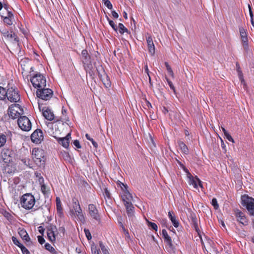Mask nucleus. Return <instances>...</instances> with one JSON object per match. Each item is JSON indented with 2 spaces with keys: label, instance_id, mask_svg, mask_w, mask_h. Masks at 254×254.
<instances>
[{
  "label": "nucleus",
  "instance_id": "27",
  "mask_svg": "<svg viewBox=\"0 0 254 254\" xmlns=\"http://www.w3.org/2000/svg\"><path fill=\"white\" fill-rule=\"evenodd\" d=\"M162 235L163 236L165 242L171 248H173V245L172 244V239L168 234L167 231L165 229H163L162 231Z\"/></svg>",
  "mask_w": 254,
  "mask_h": 254
},
{
  "label": "nucleus",
  "instance_id": "15",
  "mask_svg": "<svg viewBox=\"0 0 254 254\" xmlns=\"http://www.w3.org/2000/svg\"><path fill=\"white\" fill-rule=\"evenodd\" d=\"M43 139V132L40 129H36L31 135V141L36 144L40 143Z\"/></svg>",
  "mask_w": 254,
  "mask_h": 254
},
{
  "label": "nucleus",
  "instance_id": "37",
  "mask_svg": "<svg viewBox=\"0 0 254 254\" xmlns=\"http://www.w3.org/2000/svg\"><path fill=\"white\" fill-rule=\"evenodd\" d=\"M78 219L81 222L85 221V217L82 213V209L75 212Z\"/></svg>",
  "mask_w": 254,
  "mask_h": 254
},
{
  "label": "nucleus",
  "instance_id": "54",
  "mask_svg": "<svg viewBox=\"0 0 254 254\" xmlns=\"http://www.w3.org/2000/svg\"><path fill=\"white\" fill-rule=\"evenodd\" d=\"M226 138L229 141L232 142H234V140L231 135L228 132L227 134L224 135Z\"/></svg>",
  "mask_w": 254,
  "mask_h": 254
},
{
  "label": "nucleus",
  "instance_id": "49",
  "mask_svg": "<svg viewBox=\"0 0 254 254\" xmlns=\"http://www.w3.org/2000/svg\"><path fill=\"white\" fill-rule=\"evenodd\" d=\"M72 207L80 205L77 198L74 197L72 198Z\"/></svg>",
  "mask_w": 254,
  "mask_h": 254
},
{
  "label": "nucleus",
  "instance_id": "51",
  "mask_svg": "<svg viewBox=\"0 0 254 254\" xmlns=\"http://www.w3.org/2000/svg\"><path fill=\"white\" fill-rule=\"evenodd\" d=\"M121 226H122V230H123L124 234L125 235L126 237L127 238H129V233H128V230L125 228V227L123 225V224H122Z\"/></svg>",
  "mask_w": 254,
  "mask_h": 254
},
{
  "label": "nucleus",
  "instance_id": "24",
  "mask_svg": "<svg viewBox=\"0 0 254 254\" xmlns=\"http://www.w3.org/2000/svg\"><path fill=\"white\" fill-rule=\"evenodd\" d=\"M56 209L57 211V215L60 218H63L64 217V214L63 212V208L62 207V202L59 197H57L56 198Z\"/></svg>",
  "mask_w": 254,
  "mask_h": 254
},
{
  "label": "nucleus",
  "instance_id": "38",
  "mask_svg": "<svg viewBox=\"0 0 254 254\" xmlns=\"http://www.w3.org/2000/svg\"><path fill=\"white\" fill-rule=\"evenodd\" d=\"M165 65L166 66V69H167L168 73L171 76V77H172L173 78H174V72H173V70L172 69V68L169 64L168 63L165 62Z\"/></svg>",
  "mask_w": 254,
  "mask_h": 254
},
{
  "label": "nucleus",
  "instance_id": "33",
  "mask_svg": "<svg viewBox=\"0 0 254 254\" xmlns=\"http://www.w3.org/2000/svg\"><path fill=\"white\" fill-rule=\"evenodd\" d=\"M40 181V180H39ZM40 182L41 185V190L42 192L43 193V194L46 195H48L50 193V190L48 187H47L44 184H41V182Z\"/></svg>",
  "mask_w": 254,
  "mask_h": 254
},
{
  "label": "nucleus",
  "instance_id": "40",
  "mask_svg": "<svg viewBox=\"0 0 254 254\" xmlns=\"http://www.w3.org/2000/svg\"><path fill=\"white\" fill-rule=\"evenodd\" d=\"M239 32L241 38L248 37L247 30L244 27H240Z\"/></svg>",
  "mask_w": 254,
  "mask_h": 254
},
{
  "label": "nucleus",
  "instance_id": "22",
  "mask_svg": "<svg viewBox=\"0 0 254 254\" xmlns=\"http://www.w3.org/2000/svg\"><path fill=\"white\" fill-rule=\"evenodd\" d=\"M146 42L149 53L152 55H154L155 53V48L153 41L152 37L149 35L146 37Z\"/></svg>",
  "mask_w": 254,
  "mask_h": 254
},
{
  "label": "nucleus",
  "instance_id": "26",
  "mask_svg": "<svg viewBox=\"0 0 254 254\" xmlns=\"http://www.w3.org/2000/svg\"><path fill=\"white\" fill-rule=\"evenodd\" d=\"M190 224L192 225V227L197 232L198 234H199V229L198 225L197 220L195 214H191L190 215Z\"/></svg>",
  "mask_w": 254,
  "mask_h": 254
},
{
  "label": "nucleus",
  "instance_id": "59",
  "mask_svg": "<svg viewBox=\"0 0 254 254\" xmlns=\"http://www.w3.org/2000/svg\"><path fill=\"white\" fill-rule=\"evenodd\" d=\"M182 169L186 173L188 178L190 176H191V173L189 172V170L186 167H184Z\"/></svg>",
  "mask_w": 254,
  "mask_h": 254
},
{
  "label": "nucleus",
  "instance_id": "62",
  "mask_svg": "<svg viewBox=\"0 0 254 254\" xmlns=\"http://www.w3.org/2000/svg\"><path fill=\"white\" fill-rule=\"evenodd\" d=\"M73 209L74 211H75V212H76L81 210V208L80 207V205H79L78 206H75L73 207Z\"/></svg>",
  "mask_w": 254,
  "mask_h": 254
},
{
  "label": "nucleus",
  "instance_id": "17",
  "mask_svg": "<svg viewBox=\"0 0 254 254\" xmlns=\"http://www.w3.org/2000/svg\"><path fill=\"white\" fill-rule=\"evenodd\" d=\"M3 36L5 40L10 42H17L18 38L17 35L13 31H6L2 33Z\"/></svg>",
  "mask_w": 254,
  "mask_h": 254
},
{
  "label": "nucleus",
  "instance_id": "45",
  "mask_svg": "<svg viewBox=\"0 0 254 254\" xmlns=\"http://www.w3.org/2000/svg\"><path fill=\"white\" fill-rule=\"evenodd\" d=\"M147 222L148 226L150 227L153 230H155V231H157L158 226L155 223H153L148 221H147Z\"/></svg>",
  "mask_w": 254,
  "mask_h": 254
},
{
  "label": "nucleus",
  "instance_id": "23",
  "mask_svg": "<svg viewBox=\"0 0 254 254\" xmlns=\"http://www.w3.org/2000/svg\"><path fill=\"white\" fill-rule=\"evenodd\" d=\"M1 18L2 19L4 24L6 26H11L13 24L14 20L13 13H10L7 15H1Z\"/></svg>",
  "mask_w": 254,
  "mask_h": 254
},
{
  "label": "nucleus",
  "instance_id": "50",
  "mask_svg": "<svg viewBox=\"0 0 254 254\" xmlns=\"http://www.w3.org/2000/svg\"><path fill=\"white\" fill-rule=\"evenodd\" d=\"M20 249H21V251L23 254H30L29 251L23 245H22V246H21Z\"/></svg>",
  "mask_w": 254,
  "mask_h": 254
},
{
  "label": "nucleus",
  "instance_id": "1",
  "mask_svg": "<svg viewBox=\"0 0 254 254\" xmlns=\"http://www.w3.org/2000/svg\"><path fill=\"white\" fill-rule=\"evenodd\" d=\"M1 100H5L6 98L11 102L17 103L20 100V95L18 89L12 85L10 82H8L6 88L1 86Z\"/></svg>",
  "mask_w": 254,
  "mask_h": 254
},
{
  "label": "nucleus",
  "instance_id": "61",
  "mask_svg": "<svg viewBox=\"0 0 254 254\" xmlns=\"http://www.w3.org/2000/svg\"><path fill=\"white\" fill-rule=\"evenodd\" d=\"M112 15L115 18H118L119 17V14L115 10L112 11Z\"/></svg>",
  "mask_w": 254,
  "mask_h": 254
},
{
  "label": "nucleus",
  "instance_id": "64",
  "mask_svg": "<svg viewBox=\"0 0 254 254\" xmlns=\"http://www.w3.org/2000/svg\"><path fill=\"white\" fill-rule=\"evenodd\" d=\"M59 231H60L61 232L63 233L64 235V234L65 232V228H64V227H63V226H62V227H60L59 228Z\"/></svg>",
  "mask_w": 254,
  "mask_h": 254
},
{
  "label": "nucleus",
  "instance_id": "32",
  "mask_svg": "<svg viewBox=\"0 0 254 254\" xmlns=\"http://www.w3.org/2000/svg\"><path fill=\"white\" fill-rule=\"evenodd\" d=\"M189 180V184L190 185H192L194 188L197 189L198 188V181L195 178V177H193V176L191 175V176H190L188 177Z\"/></svg>",
  "mask_w": 254,
  "mask_h": 254
},
{
  "label": "nucleus",
  "instance_id": "5",
  "mask_svg": "<svg viewBox=\"0 0 254 254\" xmlns=\"http://www.w3.org/2000/svg\"><path fill=\"white\" fill-rule=\"evenodd\" d=\"M30 81L33 87L37 89L44 88L46 86V78L41 74H35L30 79Z\"/></svg>",
  "mask_w": 254,
  "mask_h": 254
},
{
  "label": "nucleus",
  "instance_id": "30",
  "mask_svg": "<svg viewBox=\"0 0 254 254\" xmlns=\"http://www.w3.org/2000/svg\"><path fill=\"white\" fill-rule=\"evenodd\" d=\"M127 210V213L128 217H131L133 216L134 212V207L132 203H126V204H124Z\"/></svg>",
  "mask_w": 254,
  "mask_h": 254
},
{
  "label": "nucleus",
  "instance_id": "28",
  "mask_svg": "<svg viewBox=\"0 0 254 254\" xmlns=\"http://www.w3.org/2000/svg\"><path fill=\"white\" fill-rule=\"evenodd\" d=\"M168 217L172 222L173 226L175 228H178L179 226V222L176 219L174 212L173 211H170L168 212Z\"/></svg>",
  "mask_w": 254,
  "mask_h": 254
},
{
  "label": "nucleus",
  "instance_id": "34",
  "mask_svg": "<svg viewBox=\"0 0 254 254\" xmlns=\"http://www.w3.org/2000/svg\"><path fill=\"white\" fill-rule=\"evenodd\" d=\"M119 31L120 34H123L125 33H129L128 30L124 25L123 23H120L118 25Z\"/></svg>",
  "mask_w": 254,
  "mask_h": 254
},
{
  "label": "nucleus",
  "instance_id": "63",
  "mask_svg": "<svg viewBox=\"0 0 254 254\" xmlns=\"http://www.w3.org/2000/svg\"><path fill=\"white\" fill-rule=\"evenodd\" d=\"M90 141L92 142V144H93V146H94L95 148H97V147H98V144H97V143L96 142H95V141H94V140L93 138H92V140H91Z\"/></svg>",
  "mask_w": 254,
  "mask_h": 254
},
{
  "label": "nucleus",
  "instance_id": "52",
  "mask_svg": "<svg viewBox=\"0 0 254 254\" xmlns=\"http://www.w3.org/2000/svg\"><path fill=\"white\" fill-rule=\"evenodd\" d=\"M84 232H85V234L87 239L88 240H91L92 238V236H91V233L90 232V231L88 229H84Z\"/></svg>",
  "mask_w": 254,
  "mask_h": 254
},
{
  "label": "nucleus",
  "instance_id": "18",
  "mask_svg": "<svg viewBox=\"0 0 254 254\" xmlns=\"http://www.w3.org/2000/svg\"><path fill=\"white\" fill-rule=\"evenodd\" d=\"M12 137L11 131L8 130L1 134V147L4 146L6 142L11 143Z\"/></svg>",
  "mask_w": 254,
  "mask_h": 254
},
{
  "label": "nucleus",
  "instance_id": "21",
  "mask_svg": "<svg viewBox=\"0 0 254 254\" xmlns=\"http://www.w3.org/2000/svg\"><path fill=\"white\" fill-rule=\"evenodd\" d=\"M1 158L4 163L12 161L11 151L8 149H3L1 152Z\"/></svg>",
  "mask_w": 254,
  "mask_h": 254
},
{
  "label": "nucleus",
  "instance_id": "35",
  "mask_svg": "<svg viewBox=\"0 0 254 254\" xmlns=\"http://www.w3.org/2000/svg\"><path fill=\"white\" fill-rule=\"evenodd\" d=\"M242 45L245 51H247L249 50L248 39V37L241 38Z\"/></svg>",
  "mask_w": 254,
  "mask_h": 254
},
{
  "label": "nucleus",
  "instance_id": "31",
  "mask_svg": "<svg viewBox=\"0 0 254 254\" xmlns=\"http://www.w3.org/2000/svg\"><path fill=\"white\" fill-rule=\"evenodd\" d=\"M178 144L183 153L185 154H188L189 153L188 147L183 141L179 140L178 141Z\"/></svg>",
  "mask_w": 254,
  "mask_h": 254
},
{
  "label": "nucleus",
  "instance_id": "3",
  "mask_svg": "<svg viewBox=\"0 0 254 254\" xmlns=\"http://www.w3.org/2000/svg\"><path fill=\"white\" fill-rule=\"evenodd\" d=\"M242 204L245 207L251 216H254V199L244 194L241 197Z\"/></svg>",
  "mask_w": 254,
  "mask_h": 254
},
{
  "label": "nucleus",
  "instance_id": "12",
  "mask_svg": "<svg viewBox=\"0 0 254 254\" xmlns=\"http://www.w3.org/2000/svg\"><path fill=\"white\" fill-rule=\"evenodd\" d=\"M44 151L39 148H34L32 150V158L35 162H41L44 158Z\"/></svg>",
  "mask_w": 254,
  "mask_h": 254
},
{
  "label": "nucleus",
  "instance_id": "39",
  "mask_svg": "<svg viewBox=\"0 0 254 254\" xmlns=\"http://www.w3.org/2000/svg\"><path fill=\"white\" fill-rule=\"evenodd\" d=\"M1 213L8 221H10L12 219L13 216L9 212L5 210H3L2 212L1 211Z\"/></svg>",
  "mask_w": 254,
  "mask_h": 254
},
{
  "label": "nucleus",
  "instance_id": "2",
  "mask_svg": "<svg viewBox=\"0 0 254 254\" xmlns=\"http://www.w3.org/2000/svg\"><path fill=\"white\" fill-rule=\"evenodd\" d=\"M21 207L26 210H32L36 203L35 198L30 193L23 194L20 199Z\"/></svg>",
  "mask_w": 254,
  "mask_h": 254
},
{
  "label": "nucleus",
  "instance_id": "56",
  "mask_svg": "<svg viewBox=\"0 0 254 254\" xmlns=\"http://www.w3.org/2000/svg\"><path fill=\"white\" fill-rule=\"evenodd\" d=\"M248 7H249V9L250 15V16L251 18V21H252V24H253L254 23L253 20V12L252 10V7L250 4H249Z\"/></svg>",
  "mask_w": 254,
  "mask_h": 254
},
{
  "label": "nucleus",
  "instance_id": "14",
  "mask_svg": "<svg viewBox=\"0 0 254 254\" xmlns=\"http://www.w3.org/2000/svg\"><path fill=\"white\" fill-rule=\"evenodd\" d=\"M16 170L15 167L12 161L3 164V173L6 176L13 174Z\"/></svg>",
  "mask_w": 254,
  "mask_h": 254
},
{
  "label": "nucleus",
  "instance_id": "48",
  "mask_svg": "<svg viewBox=\"0 0 254 254\" xmlns=\"http://www.w3.org/2000/svg\"><path fill=\"white\" fill-rule=\"evenodd\" d=\"M211 204L213 206L214 209H217L219 207V205L217 202V199L213 198L211 201Z\"/></svg>",
  "mask_w": 254,
  "mask_h": 254
},
{
  "label": "nucleus",
  "instance_id": "13",
  "mask_svg": "<svg viewBox=\"0 0 254 254\" xmlns=\"http://www.w3.org/2000/svg\"><path fill=\"white\" fill-rule=\"evenodd\" d=\"M235 215L237 221L244 226H247L249 224V220L246 215L239 209L235 211Z\"/></svg>",
  "mask_w": 254,
  "mask_h": 254
},
{
  "label": "nucleus",
  "instance_id": "60",
  "mask_svg": "<svg viewBox=\"0 0 254 254\" xmlns=\"http://www.w3.org/2000/svg\"><path fill=\"white\" fill-rule=\"evenodd\" d=\"M104 193H105V196L110 198L111 196H110V193L109 192V191L108 190L107 188H105L104 189Z\"/></svg>",
  "mask_w": 254,
  "mask_h": 254
},
{
  "label": "nucleus",
  "instance_id": "20",
  "mask_svg": "<svg viewBox=\"0 0 254 254\" xmlns=\"http://www.w3.org/2000/svg\"><path fill=\"white\" fill-rule=\"evenodd\" d=\"M58 142L61 144L64 148H67L69 146V139L71 138V133H68L66 136L64 137H56Z\"/></svg>",
  "mask_w": 254,
  "mask_h": 254
},
{
  "label": "nucleus",
  "instance_id": "42",
  "mask_svg": "<svg viewBox=\"0 0 254 254\" xmlns=\"http://www.w3.org/2000/svg\"><path fill=\"white\" fill-rule=\"evenodd\" d=\"M99 246L101 249V251H102L103 254H110L108 250L105 247V246L103 245V243L102 242L100 241L99 242Z\"/></svg>",
  "mask_w": 254,
  "mask_h": 254
},
{
  "label": "nucleus",
  "instance_id": "55",
  "mask_svg": "<svg viewBox=\"0 0 254 254\" xmlns=\"http://www.w3.org/2000/svg\"><path fill=\"white\" fill-rule=\"evenodd\" d=\"M73 144L74 145L77 147V148H80L81 147L80 142L78 140H75L73 141Z\"/></svg>",
  "mask_w": 254,
  "mask_h": 254
},
{
  "label": "nucleus",
  "instance_id": "8",
  "mask_svg": "<svg viewBox=\"0 0 254 254\" xmlns=\"http://www.w3.org/2000/svg\"><path fill=\"white\" fill-rule=\"evenodd\" d=\"M47 234L48 240L51 242L55 243L58 235L56 226L51 224H49L47 227Z\"/></svg>",
  "mask_w": 254,
  "mask_h": 254
},
{
  "label": "nucleus",
  "instance_id": "57",
  "mask_svg": "<svg viewBox=\"0 0 254 254\" xmlns=\"http://www.w3.org/2000/svg\"><path fill=\"white\" fill-rule=\"evenodd\" d=\"M91 251L92 254H100L99 251L98 250L96 247L91 248Z\"/></svg>",
  "mask_w": 254,
  "mask_h": 254
},
{
  "label": "nucleus",
  "instance_id": "7",
  "mask_svg": "<svg viewBox=\"0 0 254 254\" xmlns=\"http://www.w3.org/2000/svg\"><path fill=\"white\" fill-rule=\"evenodd\" d=\"M17 124L19 128L23 131H28L31 129V123L26 116H21L18 118Z\"/></svg>",
  "mask_w": 254,
  "mask_h": 254
},
{
  "label": "nucleus",
  "instance_id": "4",
  "mask_svg": "<svg viewBox=\"0 0 254 254\" xmlns=\"http://www.w3.org/2000/svg\"><path fill=\"white\" fill-rule=\"evenodd\" d=\"M81 61L84 68L87 72L91 73L93 69L91 58L87 50H83L81 52Z\"/></svg>",
  "mask_w": 254,
  "mask_h": 254
},
{
  "label": "nucleus",
  "instance_id": "53",
  "mask_svg": "<svg viewBox=\"0 0 254 254\" xmlns=\"http://www.w3.org/2000/svg\"><path fill=\"white\" fill-rule=\"evenodd\" d=\"M37 238H38V241L40 244L42 245L45 243V240L44 238L43 237V236H38L37 237Z\"/></svg>",
  "mask_w": 254,
  "mask_h": 254
},
{
  "label": "nucleus",
  "instance_id": "29",
  "mask_svg": "<svg viewBox=\"0 0 254 254\" xmlns=\"http://www.w3.org/2000/svg\"><path fill=\"white\" fill-rule=\"evenodd\" d=\"M99 76L106 88H109L110 87L111 81L110 80V78L105 73H104L103 75H99Z\"/></svg>",
  "mask_w": 254,
  "mask_h": 254
},
{
  "label": "nucleus",
  "instance_id": "11",
  "mask_svg": "<svg viewBox=\"0 0 254 254\" xmlns=\"http://www.w3.org/2000/svg\"><path fill=\"white\" fill-rule=\"evenodd\" d=\"M42 103L38 101L39 108L40 111H42L43 116L47 120L52 121L55 118V116L51 110L47 107H42Z\"/></svg>",
  "mask_w": 254,
  "mask_h": 254
},
{
  "label": "nucleus",
  "instance_id": "47",
  "mask_svg": "<svg viewBox=\"0 0 254 254\" xmlns=\"http://www.w3.org/2000/svg\"><path fill=\"white\" fill-rule=\"evenodd\" d=\"M103 2L104 3V4L109 8V9H111L113 8V5L109 0H102Z\"/></svg>",
  "mask_w": 254,
  "mask_h": 254
},
{
  "label": "nucleus",
  "instance_id": "41",
  "mask_svg": "<svg viewBox=\"0 0 254 254\" xmlns=\"http://www.w3.org/2000/svg\"><path fill=\"white\" fill-rule=\"evenodd\" d=\"M106 18H107V20L108 21L110 25L114 29V30H115V31H117L118 27H117V26L115 24L113 20H111L109 18V17L108 16H107V15H106Z\"/></svg>",
  "mask_w": 254,
  "mask_h": 254
},
{
  "label": "nucleus",
  "instance_id": "36",
  "mask_svg": "<svg viewBox=\"0 0 254 254\" xmlns=\"http://www.w3.org/2000/svg\"><path fill=\"white\" fill-rule=\"evenodd\" d=\"M45 249L49 251L52 254H56L57 251L49 243H46L45 245Z\"/></svg>",
  "mask_w": 254,
  "mask_h": 254
},
{
  "label": "nucleus",
  "instance_id": "16",
  "mask_svg": "<svg viewBox=\"0 0 254 254\" xmlns=\"http://www.w3.org/2000/svg\"><path fill=\"white\" fill-rule=\"evenodd\" d=\"M88 211L90 216L98 222L100 221V216L98 210L95 205L90 204L88 205Z\"/></svg>",
  "mask_w": 254,
  "mask_h": 254
},
{
  "label": "nucleus",
  "instance_id": "43",
  "mask_svg": "<svg viewBox=\"0 0 254 254\" xmlns=\"http://www.w3.org/2000/svg\"><path fill=\"white\" fill-rule=\"evenodd\" d=\"M239 79L241 81V84H243V88L244 89L246 88H247V84H246V82L244 78V77H243V74L242 72H240L239 73Z\"/></svg>",
  "mask_w": 254,
  "mask_h": 254
},
{
  "label": "nucleus",
  "instance_id": "44",
  "mask_svg": "<svg viewBox=\"0 0 254 254\" xmlns=\"http://www.w3.org/2000/svg\"><path fill=\"white\" fill-rule=\"evenodd\" d=\"M165 79H166L167 82H168V84L169 85L170 88L174 91V93H175L176 92L175 87L174 86L172 82L170 80H169L168 79V78L167 77H165Z\"/></svg>",
  "mask_w": 254,
  "mask_h": 254
},
{
  "label": "nucleus",
  "instance_id": "58",
  "mask_svg": "<svg viewBox=\"0 0 254 254\" xmlns=\"http://www.w3.org/2000/svg\"><path fill=\"white\" fill-rule=\"evenodd\" d=\"M195 178L198 181V183H197V185L198 186H199V187H200L201 189L203 188V185H202V182L200 180V179L198 178V177L197 176H195Z\"/></svg>",
  "mask_w": 254,
  "mask_h": 254
},
{
  "label": "nucleus",
  "instance_id": "25",
  "mask_svg": "<svg viewBox=\"0 0 254 254\" xmlns=\"http://www.w3.org/2000/svg\"><path fill=\"white\" fill-rule=\"evenodd\" d=\"M18 234L23 240L28 243L27 245H30V244H32L30 238L24 229H20L18 231Z\"/></svg>",
  "mask_w": 254,
  "mask_h": 254
},
{
  "label": "nucleus",
  "instance_id": "9",
  "mask_svg": "<svg viewBox=\"0 0 254 254\" xmlns=\"http://www.w3.org/2000/svg\"><path fill=\"white\" fill-rule=\"evenodd\" d=\"M123 187H121L122 190V193L121 194L122 199L124 202V204L126 203H131L133 200V197L132 194L129 192L127 190V185H125L123 183H121Z\"/></svg>",
  "mask_w": 254,
  "mask_h": 254
},
{
  "label": "nucleus",
  "instance_id": "10",
  "mask_svg": "<svg viewBox=\"0 0 254 254\" xmlns=\"http://www.w3.org/2000/svg\"><path fill=\"white\" fill-rule=\"evenodd\" d=\"M21 111V107L19 104H13L9 106L7 111V114L9 117L11 119H15L19 117L20 114L19 111Z\"/></svg>",
  "mask_w": 254,
  "mask_h": 254
},
{
  "label": "nucleus",
  "instance_id": "46",
  "mask_svg": "<svg viewBox=\"0 0 254 254\" xmlns=\"http://www.w3.org/2000/svg\"><path fill=\"white\" fill-rule=\"evenodd\" d=\"M12 240L13 244L18 246L19 248H20L21 246H22V244L19 242L18 240L16 237L14 236L12 237Z\"/></svg>",
  "mask_w": 254,
  "mask_h": 254
},
{
  "label": "nucleus",
  "instance_id": "6",
  "mask_svg": "<svg viewBox=\"0 0 254 254\" xmlns=\"http://www.w3.org/2000/svg\"><path fill=\"white\" fill-rule=\"evenodd\" d=\"M37 96L43 100H50L53 95V91L49 88H41L37 89Z\"/></svg>",
  "mask_w": 254,
  "mask_h": 254
},
{
  "label": "nucleus",
  "instance_id": "19",
  "mask_svg": "<svg viewBox=\"0 0 254 254\" xmlns=\"http://www.w3.org/2000/svg\"><path fill=\"white\" fill-rule=\"evenodd\" d=\"M13 13V9L6 1H3V3L1 2V15H7L10 13Z\"/></svg>",
  "mask_w": 254,
  "mask_h": 254
}]
</instances>
